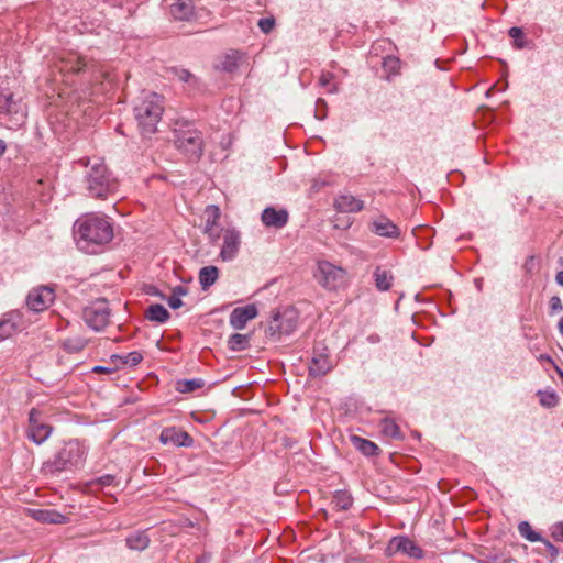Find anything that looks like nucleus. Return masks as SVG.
Returning <instances> with one entry per match:
<instances>
[{"instance_id":"f257e3e1","label":"nucleus","mask_w":563,"mask_h":563,"mask_svg":"<svg viewBox=\"0 0 563 563\" xmlns=\"http://www.w3.org/2000/svg\"><path fill=\"white\" fill-rule=\"evenodd\" d=\"M74 235L80 250L97 253L113 239V228L107 217L89 213L76 220Z\"/></svg>"},{"instance_id":"f03ea898","label":"nucleus","mask_w":563,"mask_h":563,"mask_svg":"<svg viewBox=\"0 0 563 563\" xmlns=\"http://www.w3.org/2000/svg\"><path fill=\"white\" fill-rule=\"evenodd\" d=\"M78 163L89 167L85 180L86 189L91 197L104 199L117 191L118 181L100 158H81Z\"/></svg>"},{"instance_id":"7ed1b4c3","label":"nucleus","mask_w":563,"mask_h":563,"mask_svg":"<svg viewBox=\"0 0 563 563\" xmlns=\"http://www.w3.org/2000/svg\"><path fill=\"white\" fill-rule=\"evenodd\" d=\"M163 111L162 96L155 92H148L142 97L140 102L135 106L134 112L143 136L147 137L156 132Z\"/></svg>"},{"instance_id":"20e7f679","label":"nucleus","mask_w":563,"mask_h":563,"mask_svg":"<svg viewBox=\"0 0 563 563\" xmlns=\"http://www.w3.org/2000/svg\"><path fill=\"white\" fill-rule=\"evenodd\" d=\"M86 460V448L77 440H70L42 466L45 475H57L80 466Z\"/></svg>"},{"instance_id":"39448f33","label":"nucleus","mask_w":563,"mask_h":563,"mask_svg":"<svg viewBox=\"0 0 563 563\" xmlns=\"http://www.w3.org/2000/svg\"><path fill=\"white\" fill-rule=\"evenodd\" d=\"M174 144L190 161H198L203 152L202 135L189 125L174 130Z\"/></svg>"},{"instance_id":"423d86ee","label":"nucleus","mask_w":563,"mask_h":563,"mask_svg":"<svg viewBox=\"0 0 563 563\" xmlns=\"http://www.w3.org/2000/svg\"><path fill=\"white\" fill-rule=\"evenodd\" d=\"M298 320V311L291 307L277 310L272 316L266 334L274 340H279L282 335H289L297 328Z\"/></svg>"},{"instance_id":"0eeeda50","label":"nucleus","mask_w":563,"mask_h":563,"mask_svg":"<svg viewBox=\"0 0 563 563\" xmlns=\"http://www.w3.org/2000/svg\"><path fill=\"white\" fill-rule=\"evenodd\" d=\"M317 282L328 290H336L346 283V272L328 261L318 262L317 272L314 273Z\"/></svg>"},{"instance_id":"6e6552de","label":"nucleus","mask_w":563,"mask_h":563,"mask_svg":"<svg viewBox=\"0 0 563 563\" xmlns=\"http://www.w3.org/2000/svg\"><path fill=\"white\" fill-rule=\"evenodd\" d=\"M110 314L108 301L103 298L91 302L82 310L84 321L95 331H102L109 324Z\"/></svg>"},{"instance_id":"1a4fd4ad","label":"nucleus","mask_w":563,"mask_h":563,"mask_svg":"<svg viewBox=\"0 0 563 563\" xmlns=\"http://www.w3.org/2000/svg\"><path fill=\"white\" fill-rule=\"evenodd\" d=\"M166 14L175 21L189 22L197 15L192 0H163Z\"/></svg>"},{"instance_id":"9d476101","label":"nucleus","mask_w":563,"mask_h":563,"mask_svg":"<svg viewBox=\"0 0 563 563\" xmlns=\"http://www.w3.org/2000/svg\"><path fill=\"white\" fill-rule=\"evenodd\" d=\"M26 433L27 438L35 444H42L52 433V427L43 422L41 412L35 408H32L29 412V427Z\"/></svg>"},{"instance_id":"9b49d317","label":"nucleus","mask_w":563,"mask_h":563,"mask_svg":"<svg viewBox=\"0 0 563 563\" xmlns=\"http://www.w3.org/2000/svg\"><path fill=\"white\" fill-rule=\"evenodd\" d=\"M332 367L333 364L328 347L322 343H317L313 346L311 362L309 364V374L311 376H323L329 373Z\"/></svg>"},{"instance_id":"f8f14e48","label":"nucleus","mask_w":563,"mask_h":563,"mask_svg":"<svg viewBox=\"0 0 563 563\" xmlns=\"http://www.w3.org/2000/svg\"><path fill=\"white\" fill-rule=\"evenodd\" d=\"M54 301V291L49 287L42 286L33 289L26 299L27 307L35 312L44 311Z\"/></svg>"},{"instance_id":"ddd939ff","label":"nucleus","mask_w":563,"mask_h":563,"mask_svg":"<svg viewBox=\"0 0 563 563\" xmlns=\"http://www.w3.org/2000/svg\"><path fill=\"white\" fill-rule=\"evenodd\" d=\"M387 550L390 553H404L413 559H422L423 550L415 541L405 536L394 537L388 544Z\"/></svg>"},{"instance_id":"4468645a","label":"nucleus","mask_w":563,"mask_h":563,"mask_svg":"<svg viewBox=\"0 0 563 563\" xmlns=\"http://www.w3.org/2000/svg\"><path fill=\"white\" fill-rule=\"evenodd\" d=\"M223 245L220 251V256L223 261L233 260L240 247L241 236L240 232L235 229H225L223 231Z\"/></svg>"},{"instance_id":"2eb2a0df","label":"nucleus","mask_w":563,"mask_h":563,"mask_svg":"<svg viewBox=\"0 0 563 563\" xmlns=\"http://www.w3.org/2000/svg\"><path fill=\"white\" fill-rule=\"evenodd\" d=\"M258 314L257 307L254 303L244 307H238L230 313V325L235 330H243L247 322Z\"/></svg>"},{"instance_id":"dca6fc26","label":"nucleus","mask_w":563,"mask_h":563,"mask_svg":"<svg viewBox=\"0 0 563 563\" xmlns=\"http://www.w3.org/2000/svg\"><path fill=\"white\" fill-rule=\"evenodd\" d=\"M159 441L163 444H173L176 446H191L194 443L192 438L185 431H179L175 427L165 428L159 434Z\"/></svg>"},{"instance_id":"f3484780","label":"nucleus","mask_w":563,"mask_h":563,"mask_svg":"<svg viewBox=\"0 0 563 563\" xmlns=\"http://www.w3.org/2000/svg\"><path fill=\"white\" fill-rule=\"evenodd\" d=\"M22 328V317L19 311L4 313L0 319V340H5L20 331Z\"/></svg>"},{"instance_id":"a211bd4d","label":"nucleus","mask_w":563,"mask_h":563,"mask_svg":"<svg viewBox=\"0 0 563 563\" xmlns=\"http://www.w3.org/2000/svg\"><path fill=\"white\" fill-rule=\"evenodd\" d=\"M262 222L267 228L282 229L288 222V212L285 209H275L267 207L261 216Z\"/></svg>"},{"instance_id":"6ab92c4d","label":"nucleus","mask_w":563,"mask_h":563,"mask_svg":"<svg viewBox=\"0 0 563 563\" xmlns=\"http://www.w3.org/2000/svg\"><path fill=\"white\" fill-rule=\"evenodd\" d=\"M371 230L375 234L384 238L395 239L400 235L399 228L387 217H379L371 224Z\"/></svg>"},{"instance_id":"aec40b11","label":"nucleus","mask_w":563,"mask_h":563,"mask_svg":"<svg viewBox=\"0 0 563 563\" xmlns=\"http://www.w3.org/2000/svg\"><path fill=\"white\" fill-rule=\"evenodd\" d=\"M32 518L44 523H65L67 517L54 509H30Z\"/></svg>"},{"instance_id":"412c9836","label":"nucleus","mask_w":563,"mask_h":563,"mask_svg":"<svg viewBox=\"0 0 563 563\" xmlns=\"http://www.w3.org/2000/svg\"><path fill=\"white\" fill-rule=\"evenodd\" d=\"M340 212H358L364 208V202L352 195H342L334 201Z\"/></svg>"},{"instance_id":"4be33fe9","label":"nucleus","mask_w":563,"mask_h":563,"mask_svg":"<svg viewBox=\"0 0 563 563\" xmlns=\"http://www.w3.org/2000/svg\"><path fill=\"white\" fill-rule=\"evenodd\" d=\"M205 214L207 217L205 224V233H207L211 240H216L219 238V234L216 232L214 227L217 225V222L220 219V209L214 205L207 206Z\"/></svg>"},{"instance_id":"5701e85b","label":"nucleus","mask_w":563,"mask_h":563,"mask_svg":"<svg viewBox=\"0 0 563 563\" xmlns=\"http://www.w3.org/2000/svg\"><path fill=\"white\" fill-rule=\"evenodd\" d=\"M375 286L380 291H387L393 286L394 276L390 271L384 269L380 266L374 271Z\"/></svg>"},{"instance_id":"b1692460","label":"nucleus","mask_w":563,"mask_h":563,"mask_svg":"<svg viewBox=\"0 0 563 563\" xmlns=\"http://www.w3.org/2000/svg\"><path fill=\"white\" fill-rule=\"evenodd\" d=\"M352 444L366 456H374L378 454L379 448L372 441L361 438L358 435H351Z\"/></svg>"},{"instance_id":"393cba45","label":"nucleus","mask_w":563,"mask_h":563,"mask_svg":"<svg viewBox=\"0 0 563 563\" xmlns=\"http://www.w3.org/2000/svg\"><path fill=\"white\" fill-rule=\"evenodd\" d=\"M85 66L86 63L82 59V57L76 54H68L67 57L62 58L60 70L76 74L81 71L85 68Z\"/></svg>"},{"instance_id":"a878e982","label":"nucleus","mask_w":563,"mask_h":563,"mask_svg":"<svg viewBox=\"0 0 563 563\" xmlns=\"http://www.w3.org/2000/svg\"><path fill=\"white\" fill-rule=\"evenodd\" d=\"M199 283L203 290L210 288L219 277V269L213 266H205L199 271Z\"/></svg>"},{"instance_id":"bb28decb","label":"nucleus","mask_w":563,"mask_h":563,"mask_svg":"<svg viewBox=\"0 0 563 563\" xmlns=\"http://www.w3.org/2000/svg\"><path fill=\"white\" fill-rule=\"evenodd\" d=\"M169 316L168 310L159 303L151 305L145 312L146 319L158 323H165Z\"/></svg>"},{"instance_id":"cd10ccee","label":"nucleus","mask_w":563,"mask_h":563,"mask_svg":"<svg viewBox=\"0 0 563 563\" xmlns=\"http://www.w3.org/2000/svg\"><path fill=\"white\" fill-rule=\"evenodd\" d=\"M150 544V538L145 532H136L126 538V545L131 550L142 551L145 550Z\"/></svg>"},{"instance_id":"c85d7f7f","label":"nucleus","mask_w":563,"mask_h":563,"mask_svg":"<svg viewBox=\"0 0 563 563\" xmlns=\"http://www.w3.org/2000/svg\"><path fill=\"white\" fill-rule=\"evenodd\" d=\"M382 432L385 437L391 439H402V433L398 427V424L389 418H384L380 421Z\"/></svg>"},{"instance_id":"c756f323","label":"nucleus","mask_w":563,"mask_h":563,"mask_svg":"<svg viewBox=\"0 0 563 563\" xmlns=\"http://www.w3.org/2000/svg\"><path fill=\"white\" fill-rule=\"evenodd\" d=\"M332 504L336 510H347L353 504V498L345 490H336L332 498Z\"/></svg>"},{"instance_id":"7c9ffc66","label":"nucleus","mask_w":563,"mask_h":563,"mask_svg":"<svg viewBox=\"0 0 563 563\" xmlns=\"http://www.w3.org/2000/svg\"><path fill=\"white\" fill-rule=\"evenodd\" d=\"M249 335L234 333L228 340L229 349L232 351H243L249 346Z\"/></svg>"},{"instance_id":"2f4dec72","label":"nucleus","mask_w":563,"mask_h":563,"mask_svg":"<svg viewBox=\"0 0 563 563\" xmlns=\"http://www.w3.org/2000/svg\"><path fill=\"white\" fill-rule=\"evenodd\" d=\"M87 340L80 336L68 338L63 342V347L69 353H78L85 349Z\"/></svg>"},{"instance_id":"473e14b6","label":"nucleus","mask_w":563,"mask_h":563,"mask_svg":"<svg viewBox=\"0 0 563 563\" xmlns=\"http://www.w3.org/2000/svg\"><path fill=\"white\" fill-rule=\"evenodd\" d=\"M509 36L514 40V47L522 49L529 46V41L526 40L522 29L512 26L508 31Z\"/></svg>"},{"instance_id":"72a5a7b5","label":"nucleus","mask_w":563,"mask_h":563,"mask_svg":"<svg viewBox=\"0 0 563 563\" xmlns=\"http://www.w3.org/2000/svg\"><path fill=\"white\" fill-rule=\"evenodd\" d=\"M217 69L233 73L238 68V55L233 53L231 55H225L222 57L217 64Z\"/></svg>"},{"instance_id":"f704fd0d","label":"nucleus","mask_w":563,"mask_h":563,"mask_svg":"<svg viewBox=\"0 0 563 563\" xmlns=\"http://www.w3.org/2000/svg\"><path fill=\"white\" fill-rule=\"evenodd\" d=\"M111 358L115 364H117V361H120L121 364H128L131 366H135L141 363V361L143 360V355L137 351H133L123 356L122 355H112Z\"/></svg>"},{"instance_id":"c9c22d12","label":"nucleus","mask_w":563,"mask_h":563,"mask_svg":"<svg viewBox=\"0 0 563 563\" xmlns=\"http://www.w3.org/2000/svg\"><path fill=\"white\" fill-rule=\"evenodd\" d=\"M518 530H519L520 534L523 538H526L527 540H529L530 542L543 541L541 536L538 532H536L531 528L530 523L527 521L520 522L518 526Z\"/></svg>"},{"instance_id":"e433bc0d","label":"nucleus","mask_w":563,"mask_h":563,"mask_svg":"<svg viewBox=\"0 0 563 563\" xmlns=\"http://www.w3.org/2000/svg\"><path fill=\"white\" fill-rule=\"evenodd\" d=\"M203 386V382L201 379H184L177 382V390L180 393H191L196 389H199Z\"/></svg>"},{"instance_id":"4c0bfd02","label":"nucleus","mask_w":563,"mask_h":563,"mask_svg":"<svg viewBox=\"0 0 563 563\" xmlns=\"http://www.w3.org/2000/svg\"><path fill=\"white\" fill-rule=\"evenodd\" d=\"M172 73L175 78L179 81L187 82L191 86H196L198 84L197 78L187 69L184 68H173Z\"/></svg>"},{"instance_id":"58836bf2","label":"nucleus","mask_w":563,"mask_h":563,"mask_svg":"<svg viewBox=\"0 0 563 563\" xmlns=\"http://www.w3.org/2000/svg\"><path fill=\"white\" fill-rule=\"evenodd\" d=\"M334 75L330 71H322L319 84L320 86L324 87L327 89V92L334 93L338 92V86L333 82Z\"/></svg>"},{"instance_id":"ea45409f","label":"nucleus","mask_w":563,"mask_h":563,"mask_svg":"<svg viewBox=\"0 0 563 563\" xmlns=\"http://www.w3.org/2000/svg\"><path fill=\"white\" fill-rule=\"evenodd\" d=\"M15 102L13 95L9 92H0V113H11L14 111Z\"/></svg>"},{"instance_id":"a19ab883","label":"nucleus","mask_w":563,"mask_h":563,"mask_svg":"<svg viewBox=\"0 0 563 563\" xmlns=\"http://www.w3.org/2000/svg\"><path fill=\"white\" fill-rule=\"evenodd\" d=\"M383 68L389 75H397L400 69V59L395 56H386L383 59Z\"/></svg>"},{"instance_id":"79ce46f5","label":"nucleus","mask_w":563,"mask_h":563,"mask_svg":"<svg viewBox=\"0 0 563 563\" xmlns=\"http://www.w3.org/2000/svg\"><path fill=\"white\" fill-rule=\"evenodd\" d=\"M540 404L545 408L555 407L559 402V398L554 391H539Z\"/></svg>"},{"instance_id":"37998d69","label":"nucleus","mask_w":563,"mask_h":563,"mask_svg":"<svg viewBox=\"0 0 563 563\" xmlns=\"http://www.w3.org/2000/svg\"><path fill=\"white\" fill-rule=\"evenodd\" d=\"M257 26L263 33L268 34L275 26V20L274 18H262L258 20Z\"/></svg>"},{"instance_id":"c03bdc74","label":"nucleus","mask_w":563,"mask_h":563,"mask_svg":"<svg viewBox=\"0 0 563 563\" xmlns=\"http://www.w3.org/2000/svg\"><path fill=\"white\" fill-rule=\"evenodd\" d=\"M551 536L559 542H563V521L556 522L551 527Z\"/></svg>"},{"instance_id":"a18cd8bd","label":"nucleus","mask_w":563,"mask_h":563,"mask_svg":"<svg viewBox=\"0 0 563 563\" xmlns=\"http://www.w3.org/2000/svg\"><path fill=\"white\" fill-rule=\"evenodd\" d=\"M550 309H551V312H553V313L560 312L563 309L561 299L558 296H553L550 299Z\"/></svg>"},{"instance_id":"49530a36","label":"nucleus","mask_w":563,"mask_h":563,"mask_svg":"<svg viewBox=\"0 0 563 563\" xmlns=\"http://www.w3.org/2000/svg\"><path fill=\"white\" fill-rule=\"evenodd\" d=\"M114 479L115 477L113 475L107 474L96 479V484L100 486H110L113 484Z\"/></svg>"},{"instance_id":"de8ad7c7","label":"nucleus","mask_w":563,"mask_h":563,"mask_svg":"<svg viewBox=\"0 0 563 563\" xmlns=\"http://www.w3.org/2000/svg\"><path fill=\"white\" fill-rule=\"evenodd\" d=\"M167 302L172 309H178L183 306L181 299L174 295H170V297L167 299Z\"/></svg>"},{"instance_id":"09e8293b","label":"nucleus","mask_w":563,"mask_h":563,"mask_svg":"<svg viewBox=\"0 0 563 563\" xmlns=\"http://www.w3.org/2000/svg\"><path fill=\"white\" fill-rule=\"evenodd\" d=\"M187 289L183 286H176L175 288H173V291H172V295L174 296H177L179 298H181V296H186L187 295Z\"/></svg>"},{"instance_id":"8fccbe9b","label":"nucleus","mask_w":563,"mask_h":563,"mask_svg":"<svg viewBox=\"0 0 563 563\" xmlns=\"http://www.w3.org/2000/svg\"><path fill=\"white\" fill-rule=\"evenodd\" d=\"M552 555L558 554V549L549 541H543Z\"/></svg>"},{"instance_id":"3c124183","label":"nucleus","mask_w":563,"mask_h":563,"mask_svg":"<svg viewBox=\"0 0 563 563\" xmlns=\"http://www.w3.org/2000/svg\"><path fill=\"white\" fill-rule=\"evenodd\" d=\"M93 372L95 373H109L110 369L108 367H104V366H96L93 368Z\"/></svg>"},{"instance_id":"603ef678","label":"nucleus","mask_w":563,"mask_h":563,"mask_svg":"<svg viewBox=\"0 0 563 563\" xmlns=\"http://www.w3.org/2000/svg\"><path fill=\"white\" fill-rule=\"evenodd\" d=\"M7 144L3 140L0 139V157L5 153Z\"/></svg>"},{"instance_id":"864d4df0","label":"nucleus","mask_w":563,"mask_h":563,"mask_svg":"<svg viewBox=\"0 0 563 563\" xmlns=\"http://www.w3.org/2000/svg\"><path fill=\"white\" fill-rule=\"evenodd\" d=\"M558 327H559L560 333L563 335V317L560 319Z\"/></svg>"},{"instance_id":"5fc2aeb1","label":"nucleus","mask_w":563,"mask_h":563,"mask_svg":"<svg viewBox=\"0 0 563 563\" xmlns=\"http://www.w3.org/2000/svg\"><path fill=\"white\" fill-rule=\"evenodd\" d=\"M541 358H542V360H547V361H549V362H551V361H552V360H551V357H550V356H548V355H541Z\"/></svg>"},{"instance_id":"6e6d98bb","label":"nucleus","mask_w":563,"mask_h":563,"mask_svg":"<svg viewBox=\"0 0 563 563\" xmlns=\"http://www.w3.org/2000/svg\"><path fill=\"white\" fill-rule=\"evenodd\" d=\"M319 104H323V106H324V104H325V102H324L322 99H318V101H317V106H319Z\"/></svg>"},{"instance_id":"4d7b16f0","label":"nucleus","mask_w":563,"mask_h":563,"mask_svg":"<svg viewBox=\"0 0 563 563\" xmlns=\"http://www.w3.org/2000/svg\"><path fill=\"white\" fill-rule=\"evenodd\" d=\"M196 563H205L202 559H198Z\"/></svg>"},{"instance_id":"13d9d810","label":"nucleus","mask_w":563,"mask_h":563,"mask_svg":"<svg viewBox=\"0 0 563 563\" xmlns=\"http://www.w3.org/2000/svg\"><path fill=\"white\" fill-rule=\"evenodd\" d=\"M316 117H317L318 119H320V120H323V118H324V115L319 117L318 114H316Z\"/></svg>"},{"instance_id":"bf43d9fd","label":"nucleus","mask_w":563,"mask_h":563,"mask_svg":"<svg viewBox=\"0 0 563 563\" xmlns=\"http://www.w3.org/2000/svg\"><path fill=\"white\" fill-rule=\"evenodd\" d=\"M559 375L562 377L563 379V372L562 371H559Z\"/></svg>"}]
</instances>
